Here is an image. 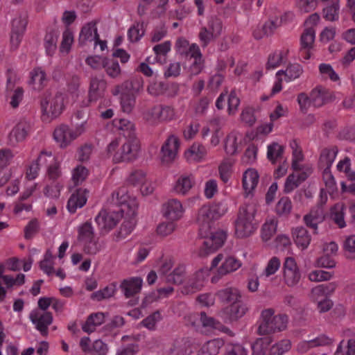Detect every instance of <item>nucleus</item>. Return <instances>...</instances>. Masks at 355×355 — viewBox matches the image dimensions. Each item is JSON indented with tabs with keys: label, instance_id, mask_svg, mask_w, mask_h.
<instances>
[{
	"label": "nucleus",
	"instance_id": "1",
	"mask_svg": "<svg viewBox=\"0 0 355 355\" xmlns=\"http://www.w3.org/2000/svg\"><path fill=\"white\" fill-rule=\"evenodd\" d=\"M257 211L254 204L244 205L239 208L235 221L236 234L238 237L249 236L257 229V223L254 221Z\"/></svg>",
	"mask_w": 355,
	"mask_h": 355
},
{
	"label": "nucleus",
	"instance_id": "2",
	"mask_svg": "<svg viewBox=\"0 0 355 355\" xmlns=\"http://www.w3.org/2000/svg\"><path fill=\"white\" fill-rule=\"evenodd\" d=\"M261 321L258 328L259 335H269L284 330L286 328L288 317L285 314L275 315L273 309L263 310Z\"/></svg>",
	"mask_w": 355,
	"mask_h": 355
},
{
	"label": "nucleus",
	"instance_id": "3",
	"mask_svg": "<svg viewBox=\"0 0 355 355\" xmlns=\"http://www.w3.org/2000/svg\"><path fill=\"white\" fill-rule=\"evenodd\" d=\"M64 98L61 93L54 96L51 94H44L40 101L43 120H49L59 116L64 107Z\"/></svg>",
	"mask_w": 355,
	"mask_h": 355
},
{
	"label": "nucleus",
	"instance_id": "4",
	"mask_svg": "<svg viewBox=\"0 0 355 355\" xmlns=\"http://www.w3.org/2000/svg\"><path fill=\"white\" fill-rule=\"evenodd\" d=\"M140 142L136 137L126 138L125 143L113 155V162H132L137 159Z\"/></svg>",
	"mask_w": 355,
	"mask_h": 355
},
{
	"label": "nucleus",
	"instance_id": "5",
	"mask_svg": "<svg viewBox=\"0 0 355 355\" xmlns=\"http://www.w3.org/2000/svg\"><path fill=\"white\" fill-rule=\"evenodd\" d=\"M207 232H202V236H201V237L205 238V240L196 252L197 257L200 258L205 257L209 254L216 251L223 245L226 239V233L224 231L220 230L211 233L210 236H207Z\"/></svg>",
	"mask_w": 355,
	"mask_h": 355
},
{
	"label": "nucleus",
	"instance_id": "6",
	"mask_svg": "<svg viewBox=\"0 0 355 355\" xmlns=\"http://www.w3.org/2000/svg\"><path fill=\"white\" fill-rule=\"evenodd\" d=\"M112 201L121 207V212H125L127 215L137 216L138 203L135 198H130L125 187L119 188L112 194Z\"/></svg>",
	"mask_w": 355,
	"mask_h": 355
},
{
	"label": "nucleus",
	"instance_id": "7",
	"mask_svg": "<svg viewBox=\"0 0 355 355\" xmlns=\"http://www.w3.org/2000/svg\"><path fill=\"white\" fill-rule=\"evenodd\" d=\"M283 277L285 284L289 287H293L299 283L302 275L294 258L285 259L283 264Z\"/></svg>",
	"mask_w": 355,
	"mask_h": 355
},
{
	"label": "nucleus",
	"instance_id": "8",
	"mask_svg": "<svg viewBox=\"0 0 355 355\" xmlns=\"http://www.w3.org/2000/svg\"><path fill=\"white\" fill-rule=\"evenodd\" d=\"M83 133V130L76 128L71 130L67 125L62 124L55 129L53 137L55 141L60 143L61 148H66L70 143Z\"/></svg>",
	"mask_w": 355,
	"mask_h": 355
},
{
	"label": "nucleus",
	"instance_id": "9",
	"mask_svg": "<svg viewBox=\"0 0 355 355\" xmlns=\"http://www.w3.org/2000/svg\"><path fill=\"white\" fill-rule=\"evenodd\" d=\"M216 209L208 206L202 207L198 214V223H199L200 235L202 236V232H208L212 225L213 220L218 218Z\"/></svg>",
	"mask_w": 355,
	"mask_h": 355
},
{
	"label": "nucleus",
	"instance_id": "10",
	"mask_svg": "<svg viewBox=\"0 0 355 355\" xmlns=\"http://www.w3.org/2000/svg\"><path fill=\"white\" fill-rule=\"evenodd\" d=\"M119 211L107 212L101 211L96 217L95 220L99 228L105 232H108L114 227L122 217Z\"/></svg>",
	"mask_w": 355,
	"mask_h": 355
},
{
	"label": "nucleus",
	"instance_id": "11",
	"mask_svg": "<svg viewBox=\"0 0 355 355\" xmlns=\"http://www.w3.org/2000/svg\"><path fill=\"white\" fill-rule=\"evenodd\" d=\"M179 145V139L177 137L172 135L168 137L161 148L162 161L163 163L168 164L175 159Z\"/></svg>",
	"mask_w": 355,
	"mask_h": 355
},
{
	"label": "nucleus",
	"instance_id": "12",
	"mask_svg": "<svg viewBox=\"0 0 355 355\" xmlns=\"http://www.w3.org/2000/svg\"><path fill=\"white\" fill-rule=\"evenodd\" d=\"M312 104L315 107H320L322 105L332 102L335 96L328 89L318 86L311 92Z\"/></svg>",
	"mask_w": 355,
	"mask_h": 355
},
{
	"label": "nucleus",
	"instance_id": "13",
	"mask_svg": "<svg viewBox=\"0 0 355 355\" xmlns=\"http://www.w3.org/2000/svg\"><path fill=\"white\" fill-rule=\"evenodd\" d=\"M30 319L43 336L47 335L48 327L53 322V316L51 312L40 313L37 311H33L30 314Z\"/></svg>",
	"mask_w": 355,
	"mask_h": 355
},
{
	"label": "nucleus",
	"instance_id": "14",
	"mask_svg": "<svg viewBox=\"0 0 355 355\" xmlns=\"http://www.w3.org/2000/svg\"><path fill=\"white\" fill-rule=\"evenodd\" d=\"M142 283L141 277H131L123 279L120 284V288L125 297L129 298L141 291Z\"/></svg>",
	"mask_w": 355,
	"mask_h": 355
},
{
	"label": "nucleus",
	"instance_id": "15",
	"mask_svg": "<svg viewBox=\"0 0 355 355\" xmlns=\"http://www.w3.org/2000/svg\"><path fill=\"white\" fill-rule=\"evenodd\" d=\"M87 193L86 189L80 188L71 194L67 202V209L70 213H75L78 208H81L86 204Z\"/></svg>",
	"mask_w": 355,
	"mask_h": 355
},
{
	"label": "nucleus",
	"instance_id": "16",
	"mask_svg": "<svg viewBox=\"0 0 355 355\" xmlns=\"http://www.w3.org/2000/svg\"><path fill=\"white\" fill-rule=\"evenodd\" d=\"M87 193L86 189L80 188L71 194L67 202V209L70 213H75L78 208H81L86 204Z\"/></svg>",
	"mask_w": 355,
	"mask_h": 355
},
{
	"label": "nucleus",
	"instance_id": "17",
	"mask_svg": "<svg viewBox=\"0 0 355 355\" xmlns=\"http://www.w3.org/2000/svg\"><path fill=\"white\" fill-rule=\"evenodd\" d=\"M248 310L247 306L240 300L227 306L224 313L230 322H235L242 318Z\"/></svg>",
	"mask_w": 355,
	"mask_h": 355
},
{
	"label": "nucleus",
	"instance_id": "18",
	"mask_svg": "<svg viewBox=\"0 0 355 355\" xmlns=\"http://www.w3.org/2000/svg\"><path fill=\"white\" fill-rule=\"evenodd\" d=\"M164 216L170 220L180 219L183 214V208L181 202L176 199L169 200L164 205Z\"/></svg>",
	"mask_w": 355,
	"mask_h": 355
},
{
	"label": "nucleus",
	"instance_id": "19",
	"mask_svg": "<svg viewBox=\"0 0 355 355\" xmlns=\"http://www.w3.org/2000/svg\"><path fill=\"white\" fill-rule=\"evenodd\" d=\"M31 128V124L25 121L19 122L12 130L9 135L10 142H19L23 141Z\"/></svg>",
	"mask_w": 355,
	"mask_h": 355
},
{
	"label": "nucleus",
	"instance_id": "20",
	"mask_svg": "<svg viewBox=\"0 0 355 355\" xmlns=\"http://www.w3.org/2000/svg\"><path fill=\"white\" fill-rule=\"evenodd\" d=\"M107 87V83L103 79L96 77L91 78L89 92V100L96 101L98 98L103 97Z\"/></svg>",
	"mask_w": 355,
	"mask_h": 355
},
{
	"label": "nucleus",
	"instance_id": "21",
	"mask_svg": "<svg viewBox=\"0 0 355 355\" xmlns=\"http://www.w3.org/2000/svg\"><path fill=\"white\" fill-rule=\"evenodd\" d=\"M98 34L96 22L90 21L86 24L82 28L78 37V44L80 46L85 45L87 42L95 40L96 35Z\"/></svg>",
	"mask_w": 355,
	"mask_h": 355
},
{
	"label": "nucleus",
	"instance_id": "22",
	"mask_svg": "<svg viewBox=\"0 0 355 355\" xmlns=\"http://www.w3.org/2000/svg\"><path fill=\"white\" fill-rule=\"evenodd\" d=\"M105 314L102 312H97L90 314L86 322L83 324L82 329L88 334L96 330V327L100 326L105 322Z\"/></svg>",
	"mask_w": 355,
	"mask_h": 355
},
{
	"label": "nucleus",
	"instance_id": "23",
	"mask_svg": "<svg viewBox=\"0 0 355 355\" xmlns=\"http://www.w3.org/2000/svg\"><path fill=\"white\" fill-rule=\"evenodd\" d=\"M259 178L257 171L254 168H249L245 171L243 175V187L248 194L255 189Z\"/></svg>",
	"mask_w": 355,
	"mask_h": 355
},
{
	"label": "nucleus",
	"instance_id": "24",
	"mask_svg": "<svg viewBox=\"0 0 355 355\" xmlns=\"http://www.w3.org/2000/svg\"><path fill=\"white\" fill-rule=\"evenodd\" d=\"M194 184L195 180L192 175H182L177 180L174 190L178 193L186 195Z\"/></svg>",
	"mask_w": 355,
	"mask_h": 355
},
{
	"label": "nucleus",
	"instance_id": "25",
	"mask_svg": "<svg viewBox=\"0 0 355 355\" xmlns=\"http://www.w3.org/2000/svg\"><path fill=\"white\" fill-rule=\"evenodd\" d=\"M338 152L337 146L322 149L319 158V166L324 168H331Z\"/></svg>",
	"mask_w": 355,
	"mask_h": 355
},
{
	"label": "nucleus",
	"instance_id": "26",
	"mask_svg": "<svg viewBox=\"0 0 355 355\" xmlns=\"http://www.w3.org/2000/svg\"><path fill=\"white\" fill-rule=\"evenodd\" d=\"M216 295L222 302L230 304L240 301L241 297L239 290L232 287L220 290Z\"/></svg>",
	"mask_w": 355,
	"mask_h": 355
},
{
	"label": "nucleus",
	"instance_id": "27",
	"mask_svg": "<svg viewBox=\"0 0 355 355\" xmlns=\"http://www.w3.org/2000/svg\"><path fill=\"white\" fill-rule=\"evenodd\" d=\"M294 241L297 246L305 249L309 245L311 237L308 231L304 227H297L293 231Z\"/></svg>",
	"mask_w": 355,
	"mask_h": 355
},
{
	"label": "nucleus",
	"instance_id": "28",
	"mask_svg": "<svg viewBox=\"0 0 355 355\" xmlns=\"http://www.w3.org/2000/svg\"><path fill=\"white\" fill-rule=\"evenodd\" d=\"M59 35L60 33L56 29H51L45 35L44 47L48 55H52L55 53Z\"/></svg>",
	"mask_w": 355,
	"mask_h": 355
},
{
	"label": "nucleus",
	"instance_id": "29",
	"mask_svg": "<svg viewBox=\"0 0 355 355\" xmlns=\"http://www.w3.org/2000/svg\"><path fill=\"white\" fill-rule=\"evenodd\" d=\"M136 103V96L135 88L130 91L126 92L121 96V105L122 110L126 113H130L135 107Z\"/></svg>",
	"mask_w": 355,
	"mask_h": 355
},
{
	"label": "nucleus",
	"instance_id": "30",
	"mask_svg": "<svg viewBox=\"0 0 355 355\" xmlns=\"http://www.w3.org/2000/svg\"><path fill=\"white\" fill-rule=\"evenodd\" d=\"M130 216V218L128 220H125L121 225L119 230L116 233V236L117 240L125 239L132 232L136 225V216Z\"/></svg>",
	"mask_w": 355,
	"mask_h": 355
},
{
	"label": "nucleus",
	"instance_id": "31",
	"mask_svg": "<svg viewBox=\"0 0 355 355\" xmlns=\"http://www.w3.org/2000/svg\"><path fill=\"white\" fill-rule=\"evenodd\" d=\"M241 266V263L238 259L233 257H227L219 267L218 272L219 275H225L236 270Z\"/></svg>",
	"mask_w": 355,
	"mask_h": 355
},
{
	"label": "nucleus",
	"instance_id": "32",
	"mask_svg": "<svg viewBox=\"0 0 355 355\" xmlns=\"http://www.w3.org/2000/svg\"><path fill=\"white\" fill-rule=\"evenodd\" d=\"M103 69L111 78H116L121 74L119 62L114 58H105L103 61Z\"/></svg>",
	"mask_w": 355,
	"mask_h": 355
},
{
	"label": "nucleus",
	"instance_id": "33",
	"mask_svg": "<svg viewBox=\"0 0 355 355\" xmlns=\"http://www.w3.org/2000/svg\"><path fill=\"white\" fill-rule=\"evenodd\" d=\"M220 341L211 340L206 343L199 350L198 355H217L220 348Z\"/></svg>",
	"mask_w": 355,
	"mask_h": 355
},
{
	"label": "nucleus",
	"instance_id": "34",
	"mask_svg": "<svg viewBox=\"0 0 355 355\" xmlns=\"http://www.w3.org/2000/svg\"><path fill=\"white\" fill-rule=\"evenodd\" d=\"M185 268L180 266L174 269V270L167 275L166 282L174 284H182L185 279Z\"/></svg>",
	"mask_w": 355,
	"mask_h": 355
},
{
	"label": "nucleus",
	"instance_id": "35",
	"mask_svg": "<svg viewBox=\"0 0 355 355\" xmlns=\"http://www.w3.org/2000/svg\"><path fill=\"white\" fill-rule=\"evenodd\" d=\"M191 317L193 319L199 318L202 326L204 327L217 329L220 324L218 321L216 320L213 317L208 316L205 311H201L200 313H194Z\"/></svg>",
	"mask_w": 355,
	"mask_h": 355
},
{
	"label": "nucleus",
	"instance_id": "36",
	"mask_svg": "<svg viewBox=\"0 0 355 355\" xmlns=\"http://www.w3.org/2000/svg\"><path fill=\"white\" fill-rule=\"evenodd\" d=\"M292 209V202L288 197H282L277 202L275 211L279 216H288Z\"/></svg>",
	"mask_w": 355,
	"mask_h": 355
},
{
	"label": "nucleus",
	"instance_id": "37",
	"mask_svg": "<svg viewBox=\"0 0 355 355\" xmlns=\"http://www.w3.org/2000/svg\"><path fill=\"white\" fill-rule=\"evenodd\" d=\"M339 1L334 2L323 8V17L328 21H335L339 18Z\"/></svg>",
	"mask_w": 355,
	"mask_h": 355
},
{
	"label": "nucleus",
	"instance_id": "38",
	"mask_svg": "<svg viewBox=\"0 0 355 355\" xmlns=\"http://www.w3.org/2000/svg\"><path fill=\"white\" fill-rule=\"evenodd\" d=\"M322 180L329 193H333L337 191L336 182L331 171V168H324Z\"/></svg>",
	"mask_w": 355,
	"mask_h": 355
},
{
	"label": "nucleus",
	"instance_id": "39",
	"mask_svg": "<svg viewBox=\"0 0 355 355\" xmlns=\"http://www.w3.org/2000/svg\"><path fill=\"white\" fill-rule=\"evenodd\" d=\"M94 238V233L89 222L85 223L79 227L78 236L79 241L85 242L86 241H91V239Z\"/></svg>",
	"mask_w": 355,
	"mask_h": 355
},
{
	"label": "nucleus",
	"instance_id": "40",
	"mask_svg": "<svg viewBox=\"0 0 355 355\" xmlns=\"http://www.w3.org/2000/svg\"><path fill=\"white\" fill-rule=\"evenodd\" d=\"M284 147L276 142L268 146L267 157L274 164L277 159L282 157L284 153Z\"/></svg>",
	"mask_w": 355,
	"mask_h": 355
},
{
	"label": "nucleus",
	"instance_id": "41",
	"mask_svg": "<svg viewBox=\"0 0 355 355\" xmlns=\"http://www.w3.org/2000/svg\"><path fill=\"white\" fill-rule=\"evenodd\" d=\"M315 40V31L312 28H306L302 33L300 41L302 49H309L312 47V45Z\"/></svg>",
	"mask_w": 355,
	"mask_h": 355
},
{
	"label": "nucleus",
	"instance_id": "42",
	"mask_svg": "<svg viewBox=\"0 0 355 355\" xmlns=\"http://www.w3.org/2000/svg\"><path fill=\"white\" fill-rule=\"evenodd\" d=\"M115 292V285L111 284L105 287L102 290H99L96 292L93 293L91 295V299L101 301L103 299L109 298L112 297Z\"/></svg>",
	"mask_w": 355,
	"mask_h": 355
},
{
	"label": "nucleus",
	"instance_id": "43",
	"mask_svg": "<svg viewBox=\"0 0 355 355\" xmlns=\"http://www.w3.org/2000/svg\"><path fill=\"white\" fill-rule=\"evenodd\" d=\"M288 52V50L285 53L279 51L270 54L268 58L266 69H270L278 67L282 62L284 54H287Z\"/></svg>",
	"mask_w": 355,
	"mask_h": 355
},
{
	"label": "nucleus",
	"instance_id": "44",
	"mask_svg": "<svg viewBox=\"0 0 355 355\" xmlns=\"http://www.w3.org/2000/svg\"><path fill=\"white\" fill-rule=\"evenodd\" d=\"M291 342L288 340H283L272 345L270 349L269 355H282L290 350Z\"/></svg>",
	"mask_w": 355,
	"mask_h": 355
},
{
	"label": "nucleus",
	"instance_id": "45",
	"mask_svg": "<svg viewBox=\"0 0 355 355\" xmlns=\"http://www.w3.org/2000/svg\"><path fill=\"white\" fill-rule=\"evenodd\" d=\"M48 155L49 156H51V153H47L45 151H42L40 155L37 157V159L33 162L29 168L27 170L26 172V178L28 180H34L36 178L38 174V170H39V162H41L42 159V155Z\"/></svg>",
	"mask_w": 355,
	"mask_h": 355
},
{
	"label": "nucleus",
	"instance_id": "46",
	"mask_svg": "<svg viewBox=\"0 0 355 355\" xmlns=\"http://www.w3.org/2000/svg\"><path fill=\"white\" fill-rule=\"evenodd\" d=\"M277 222L271 220L269 223H266L262 227L261 237L264 241H267L276 233L277 231Z\"/></svg>",
	"mask_w": 355,
	"mask_h": 355
},
{
	"label": "nucleus",
	"instance_id": "47",
	"mask_svg": "<svg viewBox=\"0 0 355 355\" xmlns=\"http://www.w3.org/2000/svg\"><path fill=\"white\" fill-rule=\"evenodd\" d=\"M144 35V30H143V24L137 23L131 27L128 32V36L130 42H137Z\"/></svg>",
	"mask_w": 355,
	"mask_h": 355
},
{
	"label": "nucleus",
	"instance_id": "48",
	"mask_svg": "<svg viewBox=\"0 0 355 355\" xmlns=\"http://www.w3.org/2000/svg\"><path fill=\"white\" fill-rule=\"evenodd\" d=\"M119 129L123 132L122 134L125 138L135 137V125L126 119H120Z\"/></svg>",
	"mask_w": 355,
	"mask_h": 355
},
{
	"label": "nucleus",
	"instance_id": "49",
	"mask_svg": "<svg viewBox=\"0 0 355 355\" xmlns=\"http://www.w3.org/2000/svg\"><path fill=\"white\" fill-rule=\"evenodd\" d=\"M302 67L298 64H289L285 70V76L287 80H295L302 73Z\"/></svg>",
	"mask_w": 355,
	"mask_h": 355
},
{
	"label": "nucleus",
	"instance_id": "50",
	"mask_svg": "<svg viewBox=\"0 0 355 355\" xmlns=\"http://www.w3.org/2000/svg\"><path fill=\"white\" fill-rule=\"evenodd\" d=\"M207 28L215 37H218L221 34L223 28L221 19L217 17H212L208 22Z\"/></svg>",
	"mask_w": 355,
	"mask_h": 355
},
{
	"label": "nucleus",
	"instance_id": "51",
	"mask_svg": "<svg viewBox=\"0 0 355 355\" xmlns=\"http://www.w3.org/2000/svg\"><path fill=\"white\" fill-rule=\"evenodd\" d=\"M108 347L101 340H95L89 353L90 355H107Z\"/></svg>",
	"mask_w": 355,
	"mask_h": 355
},
{
	"label": "nucleus",
	"instance_id": "52",
	"mask_svg": "<svg viewBox=\"0 0 355 355\" xmlns=\"http://www.w3.org/2000/svg\"><path fill=\"white\" fill-rule=\"evenodd\" d=\"M73 42V33L69 29L67 28L62 35V40L60 44V51L62 52L68 53L70 50L71 45Z\"/></svg>",
	"mask_w": 355,
	"mask_h": 355
},
{
	"label": "nucleus",
	"instance_id": "53",
	"mask_svg": "<svg viewBox=\"0 0 355 355\" xmlns=\"http://www.w3.org/2000/svg\"><path fill=\"white\" fill-rule=\"evenodd\" d=\"M257 150L258 148L254 144L249 145L242 158L243 162L248 164H253L257 159Z\"/></svg>",
	"mask_w": 355,
	"mask_h": 355
},
{
	"label": "nucleus",
	"instance_id": "54",
	"mask_svg": "<svg viewBox=\"0 0 355 355\" xmlns=\"http://www.w3.org/2000/svg\"><path fill=\"white\" fill-rule=\"evenodd\" d=\"M161 314L159 311H155L151 315L144 319L141 324L150 330L155 329V324L157 322L161 320Z\"/></svg>",
	"mask_w": 355,
	"mask_h": 355
},
{
	"label": "nucleus",
	"instance_id": "55",
	"mask_svg": "<svg viewBox=\"0 0 355 355\" xmlns=\"http://www.w3.org/2000/svg\"><path fill=\"white\" fill-rule=\"evenodd\" d=\"M344 250L347 253V258L353 259L355 258V236L347 237L344 242Z\"/></svg>",
	"mask_w": 355,
	"mask_h": 355
},
{
	"label": "nucleus",
	"instance_id": "56",
	"mask_svg": "<svg viewBox=\"0 0 355 355\" xmlns=\"http://www.w3.org/2000/svg\"><path fill=\"white\" fill-rule=\"evenodd\" d=\"M225 350V355H247L245 349L240 344L228 343Z\"/></svg>",
	"mask_w": 355,
	"mask_h": 355
},
{
	"label": "nucleus",
	"instance_id": "57",
	"mask_svg": "<svg viewBox=\"0 0 355 355\" xmlns=\"http://www.w3.org/2000/svg\"><path fill=\"white\" fill-rule=\"evenodd\" d=\"M27 25V19L25 17L19 16L12 20V31L24 34Z\"/></svg>",
	"mask_w": 355,
	"mask_h": 355
},
{
	"label": "nucleus",
	"instance_id": "58",
	"mask_svg": "<svg viewBox=\"0 0 355 355\" xmlns=\"http://www.w3.org/2000/svg\"><path fill=\"white\" fill-rule=\"evenodd\" d=\"M200 41L201 42V45L202 47H206L208 44L216 37H215L213 33H211L207 27H202L200 28L199 35H198Z\"/></svg>",
	"mask_w": 355,
	"mask_h": 355
},
{
	"label": "nucleus",
	"instance_id": "59",
	"mask_svg": "<svg viewBox=\"0 0 355 355\" xmlns=\"http://www.w3.org/2000/svg\"><path fill=\"white\" fill-rule=\"evenodd\" d=\"M146 173L141 170H136L131 173L129 178H128V183L136 185L143 184L145 181Z\"/></svg>",
	"mask_w": 355,
	"mask_h": 355
},
{
	"label": "nucleus",
	"instance_id": "60",
	"mask_svg": "<svg viewBox=\"0 0 355 355\" xmlns=\"http://www.w3.org/2000/svg\"><path fill=\"white\" fill-rule=\"evenodd\" d=\"M46 80V73L40 68L35 69L31 73V82L33 84H38V89H40Z\"/></svg>",
	"mask_w": 355,
	"mask_h": 355
},
{
	"label": "nucleus",
	"instance_id": "61",
	"mask_svg": "<svg viewBox=\"0 0 355 355\" xmlns=\"http://www.w3.org/2000/svg\"><path fill=\"white\" fill-rule=\"evenodd\" d=\"M88 175V170L84 166H78L74 169L73 173V180L75 184H78L83 182Z\"/></svg>",
	"mask_w": 355,
	"mask_h": 355
},
{
	"label": "nucleus",
	"instance_id": "62",
	"mask_svg": "<svg viewBox=\"0 0 355 355\" xmlns=\"http://www.w3.org/2000/svg\"><path fill=\"white\" fill-rule=\"evenodd\" d=\"M332 277L331 273L324 270H315L311 272L309 278L312 282L327 281Z\"/></svg>",
	"mask_w": 355,
	"mask_h": 355
},
{
	"label": "nucleus",
	"instance_id": "63",
	"mask_svg": "<svg viewBox=\"0 0 355 355\" xmlns=\"http://www.w3.org/2000/svg\"><path fill=\"white\" fill-rule=\"evenodd\" d=\"M343 341H341L338 345L337 350L334 355H355V340L349 339L347 341V351L343 350L342 344Z\"/></svg>",
	"mask_w": 355,
	"mask_h": 355
},
{
	"label": "nucleus",
	"instance_id": "64",
	"mask_svg": "<svg viewBox=\"0 0 355 355\" xmlns=\"http://www.w3.org/2000/svg\"><path fill=\"white\" fill-rule=\"evenodd\" d=\"M280 260L277 257H273L268 263V265L265 269V275L266 277H269L276 272V271L280 267Z\"/></svg>",
	"mask_w": 355,
	"mask_h": 355
}]
</instances>
